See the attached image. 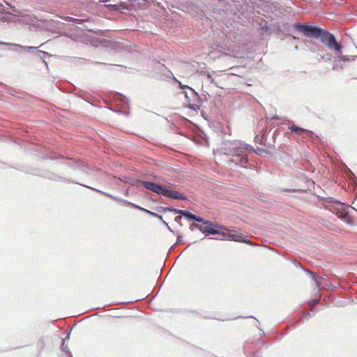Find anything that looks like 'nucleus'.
Listing matches in <instances>:
<instances>
[{
  "instance_id": "f257e3e1",
  "label": "nucleus",
  "mask_w": 357,
  "mask_h": 357,
  "mask_svg": "<svg viewBox=\"0 0 357 357\" xmlns=\"http://www.w3.org/2000/svg\"><path fill=\"white\" fill-rule=\"evenodd\" d=\"M294 26L307 37L314 38H320L321 42L326 45L329 50H333L335 52H341L342 46L336 41L335 36L331 33L324 31L317 26H308L301 23H296Z\"/></svg>"
},
{
  "instance_id": "f03ea898",
  "label": "nucleus",
  "mask_w": 357,
  "mask_h": 357,
  "mask_svg": "<svg viewBox=\"0 0 357 357\" xmlns=\"http://www.w3.org/2000/svg\"><path fill=\"white\" fill-rule=\"evenodd\" d=\"M225 154L231 156L229 162L241 167H245L248 162L247 154L254 151L251 146L240 140L229 142L225 145Z\"/></svg>"
},
{
  "instance_id": "7ed1b4c3",
  "label": "nucleus",
  "mask_w": 357,
  "mask_h": 357,
  "mask_svg": "<svg viewBox=\"0 0 357 357\" xmlns=\"http://www.w3.org/2000/svg\"><path fill=\"white\" fill-rule=\"evenodd\" d=\"M138 183L144 186L146 189L156 193L158 195H162L165 197L178 199L186 200L187 197L177 190H172L165 185L152 182V181H141Z\"/></svg>"
},
{
  "instance_id": "20e7f679",
  "label": "nucleus",
  "mask_w": 357,
  "mask_h": 357,
  "mask_svg": "<svg viewBox=\"0 0 357 357\" xmlns=\"http://www.w3.org/2000/svg\"><path fill=\"white\" fill-rule=\"evenodd\" d=\"M180 87L183 89H187L188 91H184L183 93L185 94L186 100L189 102V107L195 109L198 105L195 103V102L199 99L198 94L195 91L194 89L192 88L182 85L181 83H180Z\"/></svg>"
},
{
  "instance_id": "39448f33",
  "label": "nucleus",
  "mask_w": 357,
  "mask_h": 357,
  "mask_svg": "<svg viewBox=\"0 0 357 357\" xmlns=\"http://www.w3.org/2000/svg\"><path fill=\"white\" fill-rule=\"evenodd\" d=\"M182 10L185 12L189 13L192 15H199L204 13L203 10L197 5L191 1H185L181 4Z\"/></svg>"
},
{
  "instance_id": "423d86ee",
  "label": "nucleus",
  "mask_w": 357,
  "mask_h": 357,
  "mask_svg": "<svg viewBox=\"0 0 357 357\" xmlns=\"http://www.w3.org/2000/svg\"><path fill=\"white\" fill-rule=\"evenodd\" d=\"M164 211H172L174 212L175 214H181L189 219H191V220H196V221H203V218H200L199 216H197L195 214H192V213L188 211H185V210H181V209H176V208H172V207H167V208H165L163 209Z\"/></svg>"
},
{
  "instance_id": "0eeeda50",
  "label": "nucleus",
  "mask_w": 357,
  "mask_h": 357,
  "mask_svg": "<svg viewBox=\"0 0 357 357\" xmlns=\"http://www.w3.org/2000/svg\"><path fill=\"white\" fill-rule=\"evenodd\" d=\"M356 57V56H349V55H342V54L337 55V56L335 57V59H334L335 64L333 66V70H337L340 68H341V69L344 68V66L339 63L340 61L349 62L351 61H354Z\"/></svg>"
},
{
  "instance_id": "6e6552de",
  "label": "nucleus",
  "mask_w": 357,
  "mask_h": 357,
  "mask_svg": "<svg viewBox=\"0 0 357 357\" xmlns=\"http://www.w3.org/2000/svg\"><path fill=\"white\" fill-rule=\"evenodd\" d=\"M192 225L194 227H195L196 228H197L202 233H206L208 234H219V231L218 230H216L214 228H212L211 227H209V226L203 227V226H202L200 225H198L197 223H193Z\"/></svg>"
},
{
  "instance_id": "1a4fd4ad",
  "label": "nucleus",
  "mask_w": 357,
  "mask_h": 357,
  "mask_svg": "<svg viewBox=\"0 0 357 357\" xmlns=\"http://www.w3.org/2000/svg\"><path fill=\"white\" fill-rule=\"evenodd\" d=\"M230 241H234L237 242H245L247 243L245 240L246 236L241 233L234 231L231 233V236H229Z\"/></svg>"
},
{
  "instance_id": "9d476101",
  "label": "nucleus",
  "mask_w": 357,
  "mask_h": 357,
  "mask_svg": "<svg viewBox=\"0 0 357 357\" xmlns=\"http://www.w3.org/2000/svg\"><path fill=\"white\" fill-rule=\"evenodd\" d=\"M61 349L62 351H65L68 356V357H73V355L69 350L67 345L65 344V340L62 339V344H61Z\"/></svg>"
},
{
  "instance_id": "9b49d317",
  "label": "nucleus",
  "mask_w": 357,
  "mask_h": 357,
  "mask_svg": "<svg viewBox=\"0 0 357 357\" xmlns=\"http://www.w3.org/2000/svg\"><path fill=\"white\" fill-rule=\"evenodd\" d=\"M7 45L15 46L17 47H19L20 49L24 50H36L37 49L36 47H27V46H22L21 45L17 44H13V43H8Z\"/></svg>"
},
{
  "instance_id": "f8f14e48",
  "label": "nucleus",
  "mask_w": 357,
  "mask_h": 357,
  "mask_svg": "<svg viewBox=\"0 0 357 357\" xmlns=\"http://www.w3.org/2000/svg\"><path fill=\"white\" fill-rule=\"evenodd\" d=\"M289 128L292 132H296V133H299V132H308V130H305V129L301 128H299V127L296 126H290Z\"/></svg>"
},
{
  "instance_id": "ddd939ff",
  "label": "nucleus",
  "mask_w": 357,
  "mask_h": 357,
  "mask_svg": "<svg viewBox=\"0 0 357 357\" xmlns=\"http://www.w3.org/2000/svg\"><path fill=\"white\" fill-rule=\"evenodd\" d=\"M309 275L312 276V279L315 280L316 284L317 287H319L321 285L319 281L318 280V276L315 273H313L312 271H309Z\"/></svg>"
},
{
  "instance_id": "4468645a",
  "label": "nucleus",
  "mask_w": 357,
  "mask_h": 357,
  "mask_svg": "<svg viewBox=\"0 0 357 357\" xmlns=\"http://www.w3.org/2000/svg\"><path fill=\"white\" fill-rule=\"evenodd\" d=\"M207 79L208 81H209L211 83H214L217 86L222 88V86L218 85V82L215 81L214 78L212 77V75L211 74H207Z\"/></svg>"
},
{
  "instance_id": "2eb2a0df",
  "label": "nucleus",
  "mask_w": 357,
  "mask_h": 357,
  "mask_svg": "<svg viewBox=\"0 0 357 357\" xmlns=\"http://www.w3.org/2000/svg\"><path fill=\"white\" fill-rule=\"evenodd\" d=\"M199 222H202V223H204V225H206V226H209V227H211V225H213V223H212L211 221H209V220H204L203 219V221H199Z\"/></svg>"
},
{
  "instance_id": "dca6fc26",
  "label": "nucleus",
  "mask_w": 357,
  "mask_h": 357,
  "mask_svg": "<svg viewBox=\"0 0 357 357\" xmlns=\"http://www.w3.org/2000/svg\"><path fill=\"white\" fill-rule=\"evenodd\" d=\"M145 212H146L147 213L150 214L152 216H154V217H158V214L154 213V212H152V211H150L149 210H144Z\"/></svg>"
},
{
  "instance_id": "f3484780",
  "label": "nucleus",
  "mask_w": 357,
  "mask_h": 357,
  "mask_svg": "<svg viewBox=\"0 0 357 357\" xmlns=\"http://www.w3.org/2000/svg\"><path fill=\"white\" fill-rule=\"evenodd\" d=\"M158 218H159V220H162V222L164 223V225H166V227H167L169 230H171V229H170V227H169L168 224H167L165 220H163L162 215H158Z\"/></svg>"
},
{
  "instance_id": "a211bd4d",
  "label": "nucleus",
  "mask_w": 357,
  "mask_h": 357,
  "mask_svg": "<svg viewBox=\"0 0 357 357\" xmlns=\"http://www.w3.org/2000/svg\"><path fill=\"white\" fill-rule=\"evenodd\" d=\"M231 236V233H224L223 234V236L227 239V240H229L230 241V238L229 236Z\"/></svg>"
},
{
  "instance_id": "6ab92c4d",
  "label": "nucleus",
  "mask_w": 357,
  "mask_h": 357,
  "mask_svg": "<svg viewBox=\"0 0 357 357\" xmlns=\"http://www.w3.org/2000/svg\"><path fill=\"white\" fill-rule=\"evenodd\" d=\"M132 206H133L135 208H138V209L142 210V211H144V210H145L144 208H142V207H140V206H137V205L132 204Z\"/></svg>"
},
{
  "instance_id": "aec40b11",
  "label": "nucleus",
  "mask_w": 357,
  "mask_h": 357,
  "mask_svg": "<svg viewBox=\"0 0 357 357\" xmlns=\"http://www.w3.org/2000/svg\"><path fill=\"white\" fill-rule=\"evenodd\" d=\"M232 55H233L234 56H241V54L238 52H236V53L233 52V53H232Z\"/></svg>"
},
{
  "instance_id": "412c9836",
  "label": "nucleus",
  "mask_w": 357,
  "mask_h": 357,
  "mask_svg": "<svg viewBox=\"0 0 357 357\" xmlns=\"http://www.w3.org/2000/svg\"><path fill=\"white\" fill-rule=\"evenodd\" d=\"M68 20H69V21H75L77 20L75 18L72 17H68Z\"/></svg>"
},
{
  "instance_id": "4be33fe9",
  "label": "nucleus",
  "mask_w": 357,
  "mask_h": 357,
  "mask_svg": "<svg viewBox=\"0 0 357 357\" xmlns=\"http://www.w3.org/2000/svg\"><path fill=\"white\" fill-rule=\"evenodd\" d=\"M181 216H177L175 218V220L176 221H178V219H181Z\"/></svg>"
},
{
  "instance_id": "5701e85b",
  "label": "nucleus",
  "mask_w": 357,
  "mask_h": 357,
  "mask_svg": "<svg viewBox=\"0 0 357 357\" xmlns=\"http://www.w3.org/2000/svg\"><path fill=\"white\" fill-rule=\"evenodd\" d=\"M32 21H33V20H31L30 21H26V22L27 24H29V23H31Z\"/></svg>"
},
{
  "instance_id": "b1692460",
  "label": "nucleus",
  "mask_w": 357,
  "mask_h": 357,
  "mask_svg": "<svg viewBox=\"0 0 357 357\" xmlns=\"http://www.w3.org/2000/svg\"><path fill=\"white\" fill-rule=\"evenodd\" d=\"M38 53L46 54V52H42V51H38Z\"/></svg>"
},
{
  "instance_id": "393cba45",
  "label": "nucleus",
  "mask_w": 357,
  "mask_h": 357,
  "mask_svg": "<svg viewBox=\"0 0 357 357\" xmlns=\"http://www.w3.org/2000/svg\"><path fill=\"white\" fill-rule=\"evenodd\" d=\"M103 194L106 195L107 196H109L111 197V195H109L108 193H106V192H102Z\"/></svg>"
},
{
  "instance_id": "a878e982",
  "label": "nucleus",
  "mask_w": 357,
  "mask_h": 357,
  "mask_svg": "<svg viewBox=\"0 0 357 357\" xmlns=\"http://www.w3.org/2000/svg\"><path fill=\"white\" fill-rule=\"evenodd\" d=\"M305 271L309 274V271H310V270H305Z\"/></svg>"
},
{
  "instance_id": "bb28decb",
  "label": "nucleus",
  "mask_w": 357,
  "mask_h": 357,
  "mask_svg": "<svg viewBox=\"0 0 357 357\" xmlns=\"http://www.w3.org/2000/svg\"><path fill=\"white\" fill-rule=\"evenodd\" d=\"M215 227H220V226H219V225H215Z\"/></svg>"
},
{
  "instance_id": "cd10ccee",
  "label": "nucleus",
  "mask_w": 357,
  "mask_h": 357,
  "mask_svg": "<svg viewBox=\"0 0 357 357\" xmlns=\"http://www.w3.org/2000/svg\"><path fill=\"white\" fill-rule=\"evenodd\" d=\"M123 100H124V99H125V100H127V99H126V97H123Z\"/></svg>"
}]
</instances>
